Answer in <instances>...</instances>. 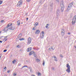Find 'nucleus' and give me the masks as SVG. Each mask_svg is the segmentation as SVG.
Returning <instances> with one entry per match:
<instances>
[{
  "instance_id": "nucleus-64",
  "label": "nucleus",
  "mask_w": 76,
  "mask_h": 76,
  "mask_svg": "<svg viewBox=\"0 0 76 76\" xmlns=\"http://www.w3.org/2000/svg\"><path fill=\"white\" fill-rule=\"evenodd\" d=\"M26 19H28V18H26Z\"/></svg>"
},
{
  "instance_id": "nucleus-2",
  "label": "nucleus",
  "mask_w": 76,
  "mask_h": 76,
  "mask_svg": "<svg viewBox=\"0 0 76 76\" xmlns=\"http://www.w3.org/2000/svg\"><path fill=\"white\" fill-rule=\"evenodd\" d=\"M66 65L67 66L66 67L67 68V69L66 70V71L68 73H70V65H69V64H67Z\"/></svg>"
},
{
  "instance_id": "nucleus-29",
  "label": "nucleus",
  "mask_w": 76,
  "mask_h": 76,
  "mask_svg": "<svg viewBox=\"0 0 76 76\" xmlns=\"http://www.w3.org/2000/svg\"><path fill=\"white\" fill-rule=\"evenodd\" d=\"M43 65L44 66L45 65V61H43Z\"/></svg>"
},
{
  "instance_id": "nucleus-1",
  "label": "nucleus",
  "mask_w": 76,
  "mask_h": 76,
  "mask_svg": "<svg viewBox=\"0 0 76 76\" xmlns=\"http://www.w3.org/2000/svg\"><path fill=\"white\" fill-rule=\"evenodd\" d=\"M64 3L63 1H61L60 3V6L61 7V11L62 12H63L64 11Z\"/></svg>"
},
{
  "instance_id": "nucleus-13",
  "label": "nucleus",
  "mask_w": 76,
  "mask_h": 76,
  "mask_svg": "<svg viewBox=\"0 0 76 76\" xmlns=\"http://www.w3.org/2000/svg\"><path fill=\"white\" fill-rule=\"evenodd\" d=\"M22 4H21L20 3V2H18L17 4V6H21V5Z\"/></svg>"
},
{
  "instance_id": "nucleus-26",
  "label": "nucleus",
  "mask_w": 76,
  "mask_h": 76,
  "mask_svg": "<svg viewBox=\"0 0 76 76\" xmlns=\"http://www.w3.org/2000/svg\"><path fill=\"white\" fill-rule=\"evenodd\" d=\"M52 49H53V48H52V47H50L49 49V50H50V51H51Z\"/></svg>"
},
{
  "instance_id": "nucleus-11",
  "label": "nucleus",
  "mask_w": 76,
  "mask_h": 76,
  "mask_svg": "<svg viewBox=\"0 0 76 76\" xmlns=\"http://www.w3.org/2000/svg\"><path fill=\"white\" fill-rule=\"evenodd\" d=\"M70 9H71V7H69V6L67 7V10H66V11L67 12H69V11L70 10Z\"/></svg>"
},
{
  "instance_id": "nucleus-15",
  "label": "nucleus",
  "mask_w": 76,
  "mask_h": 76,
  "mask_svg": "<svg viewBox=\"0 0 76 76\" xmlns=\"http://www.w3.org/2000/svg\"><path fill=\"white\" fill-rule=\"evenodd\" d=\"M12 25V23H9V24H8L7 25V27H9V26H11Z\"/></svg>"
},
{
  "instance_id": "nucleus-18",
  "label": "nucleus",
  "mask_w": 76,
  "mask_h": 76,
  "mask_svg": "<svg viewBox=\"0 0 76 76\" xmlns=\"http://www.w3.org/2000/svg\"><path fill=\"white\" fill-rule=\"evenodd\" d=\"M18 25H20V20H19L17 21Z\"/></svg>"
},
{
  "instance_id": "nucleus-52",
  "label": "nucleus",
  "mask_w": 76,
  "mask_h": 76,
  "mask_svg": "<svg viewBox=\"0 0 76 76\" xmlns=\"http://www.w3.org/2000/svg\"><path fill=\"white\" fill-rule=\"evenodd\" d=\"M9 45H7V47H9Z\"/></svg>"
},
{
  "instance_id": "nucleus-35",
  "label": "nucleus",
  "mask_w": 76,
  "mask_h": 76,
  "mask_svg": "<svg viewBox=\"0 0 76 76\" xmlns=\"http://www.w3.org/2000/svg\"><path fill=\"white\" fill-rule=\"evenodd\" d=\"M13 76H16V73H14L13 74Z\"/></svg>"
},
{
  "instance_id": "nucleus-17",
  "label": "nucleus",
  "mask_w": 76,
  "mask_h": 76,
  "mask_svg": "<svg viewBox=\"0 0 76 76\" xmlns=\"http://www.w3.org/2000/svg\"><path fill=\"white\" fill-rule=\"evenodd\" d=\"M40 38H44V34H40Z\"/></svg>"
},
{
  "instance_id": "nucleus-10",
  "label": "nucleus",
  "mask_w": 76,
  "mask_h": 76,
  "mask_svg": "<svg viewBox=\"0 0 76 76\" xmlns=\"http://www.w3.org/2000/svg\"><path fill=\"white\" fill-rule=\"evenodd\" d=\"M4 29H5V32H7V31H8V29H9L8 27L7 26L6 27H5Z\"/></svg>"
},
{
  "instance_id": "nucleus-45",
  "label": "nucleus",
  "mask_w": 76,
  "mask_h": 76,
  "mask_svg": "<svg viewBox=\"0 0 76 76\" xmlns=\"http://www.w3.org/2000/svg\"><path fill=\"white\" fill-rule=\"evenodd\" d=\"M4 40H5V41H6L7 40V38H5L4 39Z\"/></svg>"
},
{
  "instance_id": "nucleus-56",
  "label": "nucleus",
  "mask_w": 76,
  "mask_h": 76,
  "mask_svg": "<svg viewBox=\"0 0 76 76\" xmlns=\"http://www.w3.org/2000/svg\"><path fill=\"white\" fill-rule=\"evenodd\" d=\"M37 76H38V72H37Z\"/></svg>"
},
{
  "instance_id": "nucleus-21",
  "label": "nucleus",
  "mask_w": 76,
  "mask_h": 76,
  "mask_svg": "<svg viewBox=\"0 0 76 76\" xmlns=\"http://www.w3.org/2000/svg\"><path fill=\"white\" fill-rule=\"evenodd\" d=\"M38 23H36L34 24V26L35 27H36V26H37V25H38Z\"/></svg>"
},
{
  "instance_id": "nucleus-33",
  "label": "nucleus",
  "mask_w": 76,
  "mask_h": 76,
  "mask_svg": "<svg viewBox=\"0 0 76 76\" xmlns=\"http://www.w3.org/2000/svg\"><path fill=\"white\" fill-rule=\"evenodd\" d=\"M56 3H59V0H56Z\"/></svg>"
},
{
  "instance_id": "nucleus-27",
  "label": "nucleus",
  "mask_w": 76,
  "mask_h": 76,
  "mask_svg": "<svg viewBox=\"0 0 76 76\" xmlns=\"http://www.w3.org/2000/svg\"><path fill=\"white\" fill-rule=\"evenodd\" d=\"M48 25H49V24H47L46 26V28H47L48 27Z\"/></svg>"
},
{
  "instance_id": "nucleus-46",
  "label": "nucleus",
  "mask_w": 76,
  "mask_h": 76,
  "mask_svg": "<svg viewBox=\"0 0 76 76\" xmlns=\"http://www.w3.org/2000/svg\"><path fill=\"white\" fill-rule=\"evenodd\" d=\"M42 34L43 35H44V31H42Z\"/></svg>"
},
{
  "instance_id": "nucleus-60",
  "label": "nucleus",
  "mask_w": 76,
  "mask_h": 76,
  "mask_svg": "<svg viewBox=\"0 0 76 76\" xmlns=\"http://www.w3.org/2000/svg\"><path fill=\"white\" fill-rule=\"evenodd\" d=\"M32 76H35V75H32Z\"/></svg>"
},
{
  "instance_id": "nucleus-59",
  "label": "nucleus",
  "mask_w": 76,
  "mask_h": 76,
  "mask_svg": "<svg viewBox=\"0 0 76 76\" xmlns=\"http://www.w3.org/2000/svg\"><path fill=\"white\" fill-rule=\"evenodd\" d=\"M21 35V36H22V34H19V36H20V35Z\"/></svg>"
},
{
  "instance_id": "nucleus-57",
  "label": "nucleus",
  "mask_w": 76,
  "mask_h": 76,
  "mask_svg": "<svg viewBox=\"0 0 76 76\" xmlns=\"http://www.w3.org/2000/svg\"><path fill=\"white\" fill-rule=\"evenodd\" d=\"M24 67H23V66H22V67L21 68V69H23Z\"/></svg>"
},
{
  "instance_id": "nucleus-50",
  "label": "nucleus",
  "mask_w": 76,
  "mask_h": 76,
  "mask_svg": "<svg viewBox=\"0 0 76 76\" xmlns=\"http://www.w3.org/2000/svg\"><path fill=\"white\" fill-rule=\"evenodd\" d=\"M2 42H3L2 41L0 40V43H2Z\"/></svg>"
},
{
  "instance_id": "nucleus-51",
  "label": "nucleus",
  "mask_w": 76,
  "mask_h": 76,
  "mask_svg": "<svg viewBox=\"0 0 76 76\" xmlns=\"http://www.w3.org/2000/svg\"><path fill=\"white\" fill-rule=\"evenodd\" d=\"M18 65H19V66H21V64H18Z\"/></svg>"
},
{
  "instance_id": "nucleus-6",
  "label": "nucleus",
  "mask_w": 76,
  "mask_h": 76,
  "mask_svg": "<svg viewBox=\"0 0 76 76\" xmlns=\"http://www.w3.org/2000/svg\"><path fill=\"white\" fill-rule=\"evenodd\" d=\"M32 39L31 37H29L28 38V44H29L31 42V40Z\"/></svg>"
},
{
  "instance_id": "nucleus-48",
  "label": "nucleus",
  "mask_w": 76,
  "mask_h": 76,
  "mask_svg": "<svg viewBox=\"0 0 76 76\" xmlns=\"http://www.w3.org/2000/svg\"><path fill=\"white\" fill-rule=\"evenodd\" d=\"M36 61H38V59H36Z\"/></svg>"
},
{
  "instance_id": "nucleus-39",
  "label": "nucleus",
  "mask_w": 76,
  "mask_h": 76,
  "mask_svg": "<svg viewBox=\"0 0 76 76\" xmlns=\"http://www.w3.org/2000/svg\"><path fill=\"white\" fill-rule=\"evenodd\" d=\"M10 70H9L7 71V73H10Z\"/></svg>"
},
{
  "instance_id": "nucleus-37",
  "label": "nucleus",
  "mask_w": 76,
  "mask_h": 76,
  "mask_svg": "<svg viewBox=\"0 0 76 76\" xmlns=\"http://www.w3.org/2000/svg\"><path fill=\"white\" fill-rule=\"evenodd\" d=\"M31 0H26V1L27 2H30V1H31Z\"/></svg>"
},
{
  "instance_id": "nucleus-9",
  "label": "nucleus",
  "mask_w": 76,
  "mask_h": 76,
  "mask_svg": "<svg viewBox=\"0 0 76 76\" xmlns=\"http://www.w3.org/2000/svg\"><path fill=\"white\" fill-rule=\"evenodd\" d=\"M73 2H71L69 4L68 7L71 8L72 7V5H73Z\"/></svg>"
},
{
  "instance_id": "nucleus-28",
  "label": "nucleus",
  "mask_w": 76,
  "mask_h": 76,
  "mask_svg": "<svg viewBox=\"0 0 76 76\" xmlns=\"http://www.w3.org/2000/svg\"><path fill=\"white\" fill-rule=\"evenodd\" d=\"M38 76H41V74L39 72H38Z\"/></svg>"
},
{
  "instance_id": "nucleus-22",
  "label": "nucleus",
  "mask_w": 76,
  "mask_h": 76,
  "mask_svg": "<svg viewBox=\"0 0 76 76\" xmlns=\"http://www.w3.org/2000/svg\"><path fill=\"white\" fill-rule=\"evenodd\" d=\"M42 0H40V1L39 2V4L40 5H41V4H42Z\"/></svg>"
},
{
  "instance_id": "nucleus-32",
  "label": "nucleus",
  "mask_w": 76,
  "mask_h": 76,
  "mask_svg": "<svg viewBox=\"0 0 76 76\" xmlns=\"http://www.w3.org/2000/svg\"><path fill=\"white\" fill-rule=\"evenodd\" d=\"M73 19H76V15H75L73 18Z\"/></svg>"
},
{
  "instance_id": "nucleus-63",
  "label": "nucleus",
  "mask_w": 76,
  "mask_h": 76,
  "mask_svg": "<svg viewBox=\"0 0 76 76\" xmlns=\"http://www.w3.org/2000/svg\"><path fill=\"white\" fill-rule=\"evenodd\" d=\"M74 47H75V48L76 50V46H74Z\"/></svg>"
},
{
  "instance_id": "nucleus-30",
  "label": "nucleus",
  "mask_w": 76,
  "mask_h": 76,
  "mask_svg": "<svg viewBox=\"0 0 76 76\" xmlns=\"http://www.w3.org/2000/svg\"><path fill=\"white\" fill-rule=\"evenodd\" d=\"M18 2H19L20 3L22 4V0H20Z\"/></svg>"
},
{
  "instance_id": "nucleus-23",
  "label": "nucleus",
  "mask_w": 76,
  "mask_h": 76,
  "mask_svg": "<svg viewBox=\"0 0 76 76\" xmlns=\"http://www.w3.org/2000/svg\"><path fill=\"white\" fill-rule=\"evenodd\" d=\"M38 30H37L36 31H35V34H38Z\"/></svg>"
},
{
  "instance_id": "nucleus-42",
  "label": "nucleus",
  "mask_w": 76,
  "mask_h": 76,
  "mask_svg": "<svg viewBox=\"0 0 76 76\" xmlns=\"http://www.w3.org/2000/svg\"><path fill=\"white\" fill-rule=\"evenodd\" d=\"M2 56V54H0V59L1 58V57Z\"/></svg>"
},
{
  "instance_id": "nucleus-8",
  "label": "nucleus",
  "mask_w": 76,
  "mask_h": 76,
  "mask_svg": "<svg viewBox=\"0 0 76 76\" xmlns=\"http://www.w3.org/2000/svg\"><path fill=\"white\" fill-rule=\"evenodd\" d=\"M32 48L31 47V48H27V49L26 50V51H27V52H29V51H31V50H32Z\"/></svg>"
},
{
  "instance_id": "nucleus-58",
  "label": "nucleus",
  "mask_w": 76,
  "mask_h": 76,
  "mask_svg": "<svg viewBox=\"0 0 76 76\" xmlns=\"http://www.w3.org/2000/svg\"><path fill=\"white\" fill-rule=\"evenodd\" d=\"M38 32L39 33L40 32V31H39V30H38Z\"/></svg>"
},
{
  "instance_id": "nucleus-3",
  "label": "nucleus",
  "mask_w": 76,
  "mask_h": 76,
  "mask_svg": "<svg viewBox=\"0 0 76 76\" xmlns=\"http://www.w3.org/2000/svg\"><path fill=\"white\" fill-rule=\"evenodd\" d=\"M61 34L62 36H64L65 34V31H64V29L62 28L61 29Z\"/></svg>"
},
{
  "instance_id": "nucleus-19",
  "label": "nucleus",
  "mask_w": 76,
  "mask_h": 76,
  "mask_svg": "<svg viewBox=\"0 0 76 76\" xmlns=\"http://www.w3.org/2000/svg\"><path fill=\"white\" fill-rule=\"evenodd\" d=\"M54 58L55 61H57V58H56V56H54Z\"/></svg>"
},
{
  "instance_id": "nucleus-12",
  "label": "nucleus",
  "mask_w": 76,
  "mask_h": 76,
  "mask_svg": "<svg viewBox=\"0 0 76 76\" xmlns=\"http://www.w3.org/2000/svg\"><path fill=\"white\" fill-rule=\"evenodd\" d=\"M49 5L50 7H53V2H50Z\"/></svg>"
},
{
  "instance_id": "nucleus-62",
  "label": "nucleus",
  "mask_w": 76,
  "mask_h": 76,
  "mask_svg": "<svg viewBox=\"0 0 76 76\" xmlns=\"http://www.w3.org/2000/svg\"><path fill=\"white\" fill-rule=\"evenodd\" d=\"M1 31H0V34L1 33Z\"/></svg>"
},
{
  "instance_id": "nucleus-40",
  "label": "nucleus",
  "mask_w": 76,
  "mask_h": 76,
  "mask_svg": "<svg viewBox=\"0 0 76 76\" xmlns=\"http://www.w3.org/2000/svg\"><path fill=\"white\" fill-rule=\"evenodd\" d=\"M32 30H33V31H34V30H35V27H34L32 28Z\"/></svg>"
},
{
  "instance_id": "nucleus-25",
  "label": "nucleus",
  "mask_w": 76,
  "mask_h": 76,
  "mask_svg": "<svg viewBox=\"0 0 76 76\" xmlns=\"http://www.w3.org/2000/svg\"><path fill=\"white\" fill-rule=\"evenodd\" d=\"M15 62H16V60H13V61H12V63H13V64H14L15 63Z\"/></svg>"
},
{
  "instance_id": "nucleus-31",
  "label": "nucleus",
  "mask_w": 76,
  "mask_h": 76,
  "mask_svg": "<svg viewBox=\"0 0 76 76\" xmlns=\"http://www.w3.org/2000/svg\"><path fill=\"white\" fill-rule=\"evenodd\" d=\"M33 49L34 50H38V48H33Z\"/></svg>"
},
{
  "instance_id": "nucleus-5",
  "label": "nucleus",
  "mask_w": 76,
  "mask_h": 76,
  "mask_svg": "<svg viewBox=\"0 0 76 76\" xmlns=\"http://www.w3.org/2000/svg\"><path fill=\"white\" fill-rule=\"evenodd\" d=\"M15 26H12L11 27L9 28V29L10 30H14V29H15Z\"/></svg>"
},
{
  "instance_id": "nucleus-20",
  "label": "nucleus",
  "mask_w": 76,
  "mask_h": 76,
  "mask_svg": "<svg viewBox=\"0 0 76 76\" xmlns=\"http://www.w3.org/2000/svg\"><path fill=\"white\" fill-rule=\"evenodd\" d=\"M73 16V14H71V15H70V18H72V17Z\"/></svg>"
},
{
  "instance_id": "nucleus-7",
  "label": "nucleus",
  "mask_w": 76,
  "mask_h": 76,
  "mask_svg": "<svg viewBox=\"0 0 76 76\" xmlns=\"http://www.w3.org/2000/svg\"><path fill=\"white\" fill-rule=\"evenodd\" d=\"M59 14H60V10H57L56 11V15L58 17L59 16Z\"/></svg>"
},
{
  "instance_id": "nucleus-49",
  "label": "nucleus",
  "mask_w": 76,
  "mask_h": 76,
  "mask_svg": "<svg viewBox=\"0 0 76 76\" xmlns=\"http://www.w3.org/2000/svg\"><path fill=\"white\" fill-rule=\"evenodd\" d=\"M4 69L5 70H6V67L5 66V68Z\"/></svg>"
},
{
  "instance_id": "nucleus-44",
  "label": "nucleus",
  "mask_w": 76,
  "mask_h": 76,
  "mask_svg": "<svg viewBox=\"0 0 76 76\" xmlns=\"http://www.w3.org/2000/svg\"><path fill=\"white\" fill-rule=\"evenodd\" d=\"M28 67V66H27L24 65V66H23V67Z\"/></svg>"
},
{
  "instance_id": "nucleus-16",
  "label": "nucleus",
  "mask_w": 76,
  "mask_h": 76,
  "mask_svg": "<svg viewBox=\"0 0 76 76\" xmlns=\"http://www.w3.org/2000/svg\"><path fill=\"white\" fill-rule=\"evenodd\" d=\"M28 69H29L30 72H32V67H28Z\"/></svg>"
},
{
  "instance_id": "nucleus-43",
  "label": "nucleus",
  "mask_w": 76,
  "mask_h": 76,
  "mask_svg": "<svg viewBox=\"0 0 76 76\" xmlns=\"http://www.w3.org/2000/svg\"><path fill=\"white\" fill-rule=\"evenodd\" d=\"M60 56L61 57H63V55H62L61 54L60 55Z\"/></svg>"
},
{
  "instance_id": "nucleus-24",
  "label": "nucleus",
  "mask_w": 76,
  "mask_h": 76,
  "mask_svg": "<svg viewBox=\"0 0 76 76\" xmlns=\"http://www.w3.org/2000/svg\"><path fill=\"white\" fill-rule=\"evenodd\" d=\"M19 40L22 41L23 40H24V39L23 38H21L19 39Z\"/></svg>"
},
{
  "instance_id": "nucleus-36",
  "label": "nucleus",
  "mask_w": 76,
  "mask_h": 76,
  "mask_svg": "<svg viewBox=\"0 0 76 76\" xmlns=\"http://www.w3.org/2000/svg\"><path fill=\"white\" fill-rule=\"evenodd\" d=\"M6 51H7V50L5 49L4 50L3 52H6Z\"/></svg>"
},
{
  "instance_id": "nucleus-34",
  "label": "nucleus",
  "mask_w": 76,
  "mask_h": 76,
  "mask_svg": "<svg viewBox=\"0 0 76 76\" xmlns=\"http://www.w3.org/2000/svg\"><path fill=\"white\" fill-rule=\"evenodd\" d=\"M2 3H3V1H2L0 0V4H2Z\"/></svg>"
},
{
  "instance_id": "nucleus-47",
  "label": "nucleus",
  "mask_w": 76,
  "mask_h": 76,
  "mask_svg": "<svg viewBox=\"0 0 76 76\" xmlns=\"http://www.w3.org/2000/svg\"><path fill=\"white\" fill-rule=\"evenodd\" d=\"M17 47H18V48H20V46L19 45H17Z\"/></svg>"
},
{
  "instance_id": "nucleus-55",
  "label": "nucleus",
  "mask_w": 76,
  "mask_h": 76,
  "mask_svg": "<svg viewBox=\"0 0 76 76\" xmlns=\"http://www.w3.org/2000/svg\"><path fill=\"white\" fill-rule=\"evenodd\" d=\"M68 34H69V35H70V32L68 33Z\"/></svg>"
},
{
  "instance_id": "nucleus-14",
  "label": "nucleus",
  "mask_w": 76,
  "mask_h": 76,
  "mask_svg": "<svg viewBox=\"0 0 76 76\" xmlns=\"http://www.w3.org/2000/svg\"><path fill=\"white\" fill-rule=\"evenodd\" d=\"M75 22H76V21L75 20L73 19L72 21V25H73L75 23Z\"/></svg>"
},
{
  "instance_id": "nucleus-53",
  "label": "nucleus",
  "mask_w": 76,
  "mask_h": 76,
  "mask_svg": "<svg viewBox=\"0 0 76 76\" xmlns=\"http://www.w3.org/2000/svg\"><path fill=\"white\" fill-rule=\"evenodd\" d=\"M2 31H4V32H5V30L4 28V29L2 30Z\"/></svg>"
},
{
  "instance_id": "nucleus-61",
  "label": "nucleus",
  "mask_w": 76,
  "mask_h": 76,
  "mask_svg": "<svg viewBox=\"0 0 76 76\" xmlns=\"http://www.w3.org/2000/svg\"><path fill=\"white\" fill-rule=\"evenodd\" d=\"M2 37H3V36H1V38H2Z\"/></svg>"
},
{
  "instance_id": "nucleus-54",
  "label": "nucleus",
  "mask_w": 76,
  "mask_h": 76,
  "mask_svg": "<svg viewBox=\"0 0 76 76\" xmlns=\"http://www.w3.org/2000/svg\"><path fill=\"white\" fill-rule=\"evenodd\" d=\"M7 37H8V36H7L5 37H4V38H7Z\"/></svg>"
},
{
  "instance_id": "nucleus-38",
  "label": "nucleus",
  "mask_w": 76,
  "mask_h": 76,
  "mask_svg": "<svg viewBox=\"0 0 76 76\" xmlns=\"http://www.w3.org/2000/svg\"><path fill=\"white\" fill-rule=\"evenodd\" d=\"M52 69L53 70H55V68H54L53 67L52 68Z\"/></svg>"
},
{
  "instance_id": "nucleus-4",
  "label": "nucleus",
  "mask_w": 76,
  "mask_h": 76,
  "mask_svg": "<svg viewBox=\"0 0 76 76\" xmlns=\"http://www.w3.org/2000/svg\"><path fill=\"white\" fill-rule=\"evenodd\" d=\"M33 55L34 57H36V56H37V55L35 54V53H34V52H31L29 53V56H31L32 54H33Z\"/></svg>"
},
{
  "instance_id": "nucleus-41",
  "label": "nucleus",
  "mask_w": 76,
  "mask_h": 76,
  "mask_svg": "<svg viewBox=\"0 0 76 76\" xmlns=\"http://www.w3.org/2000/svg\"><path fill=\"white\" fill-rule=\"evenodd\" d=\"M1 22L2 23H3V22H4V20H2L1 21Z\"/></svg>"
}]
</instances>
